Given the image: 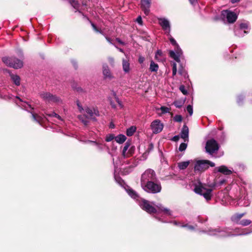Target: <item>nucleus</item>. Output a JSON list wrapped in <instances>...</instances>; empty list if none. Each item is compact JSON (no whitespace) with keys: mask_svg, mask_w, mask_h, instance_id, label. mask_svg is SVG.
I'll use <instances>...</instances> for the list:
<instances>
[{"mask_svg":"<svg viewBox=\"0 0 252 252\" xmlns=\"http://www.w3.org/2000/svg\"><path fill=\"white\" fill-rule=\"evenodd\" d=\"M108 61L109 63L112 67H114L115 65V60L113 57H109L108 58Z\"/></svg>","mask_w":252,"mask_h":252,"instance_id":"38","label":"nucleus"},{"mask_svg":"<svg viewBox=\"0 0 252 252\" xmlns=\"http://www.w3.org/2000/svg\"><path fill=\"white\" fill-rule=\"evenodd\" d=\"M157 111H161V113L159 114V115H161L163 114L167 113L170 112V109L165 106H161L159 108L157 109Z\"/></svg>","mask_w":252,"mask_h":252,"instance_id":"29","label":"nucleus"},{"mask_svg":"<svg viewBox=\"0 0 252 252\" xmlns=\"http://www.w3.org/2000/svg\"><path fill=\"white\" fill-rule=\"evenodd\" d=\"M244 98V96L243 95H239L237 97V103L239 104H241L242 102L243 101Z\"/></svg>","mask_w":252,"mask_h":252,"instance_id":"46","label":"nucleus"},{"mask_svg":"<svg viewBox=\"0 0 252 252\" xmlns=\"http://www.w3.org/2000/svg\"><path fill=\"white\" fill-rule=\"evenodd\" d=\"M105 38H106V39L107 40V41L109 43H110V44H112L114 45V44L112 42V40H111V39L110 38H109V37H108L107 36H106Z\"/></svg>","mask_w":252,"mask_h":252,"instance_id":"52","label":"nucleus"},{"mask_svg":"<svg viewBox=\"0 0 252 252\" xmlns=\"http://www.w3.org/2000/svg\"><path fill=\"white\" fill-rule=\"evenodd\" d=\"M175 106H176L177 107H180V106H179V105H177V104H176V102H175Z\"/></svg>","mask_w":252,"mask_h":252,"instance_id":"63","label":"nucleus"},{"mask_svg":"<svg viewBox=\"0 0 252 252\" xmlns=\"http://www.w3.org/2000/svg\"><path fill=\"white\" fill-rule=\"evenodd\" d=\"M246 214V213H236L232 216L231 220L237 224L244 226H248L252 223V221L248 219L241 220Z\"/></svg>","mask_w":252,"mask_h":252,"instance_id":"10","label":"nucleus"},{"mask_svg":"<svg viewBox=\"0 0 252 252\" xmlns=\"http://www.w3.org/2000/svg\"><path fill=\"white\" fill-rule=\"evenodd\" d=\"M215 170L216 171L221 173L225 175H230L233 172L232 168H228L225 165H221L219 167H217L215 168Z\"/></svg>","mask_w":252,"mask_h":252,"instance_id":"19","label":"nucleus"},{"mask_svg":"<svg viewBox=\"0 0 252 252\" xmlns=\"http://www.w3.org/2000/svg\"><path fill=\"white\" fill-rule=\"evenodd\" d=\"M179 138V136L176 135V136H175L173 138V140H174V141H177V140H178Z\"/></svg>","mask_w":252,"mask_h":252,"instance_id":"56","label":"nucleus"},{"mask_svg":"<svg viewBox=\"0 0 252 252\" xmlns=\"http://www.w3.org/2000/svg\"><path fill=\"white\" fill-rule=\"evenodd\" d=\"M206 161L207 162V164H208V167H209V166H210L211 167L215 166V164L214 162H211L208 160H206Z\"/></svg>","mask_w":252,"mask_h":252,"instance_id":"49","label":"nucleus"},{"mask_svg":"<svg viewBox=\"0 0 252 252\" xmlns=\"http://www.w3.org/2000/svg\"><path fill=\"white\" fill-rule=\"evenodd\" d=\"M115 135L113 134H109L107 135H106L105 138V141L107 142H110L112 141L113 139L115 140Z\"/></svg>","mask_w":252,"mask_h":252,"instance_id":"35","label":"nucleus"},{"mask_svg":"<svg viewBox=\"0 0 252 252\" xmlns=\"http://www.w3.org/2000/svg\"><path fill=\"white\" fill-rule=\"evenodd\" d=\"M136 22L140 25H142V18L140 16H138L137 18L136 19Z\"/></svg>","mask_w":252,"mask_h":252,"instance_id":"48","label":"nucleus"},{"mask_svg":"<svg viewBox=\"0 0 252 252\" xmlns=\"http://www.w3.org/2000/svg\"><path fill=\"white\" fill-rule=\"evenodd\" d=\"M172 65H173L172 75H173V76H175L177 73L176 63H173Z\"/></svg>","mask_w":252,"mask_h":252,"instance_id":"45","label":"nucleus"},{"mask_svg":"<svg viewBox=\"0 0 252 252\" xmlns=\"http://www.w3.org/2000/svg\"><path fill=\"white\" fill-rule=\"evenodd\" d=\"M110 127L111 128H114V125L113 124H111L110 125Z\"/></svg>","mask_w":252,"mask_h":252,"instance_id":"61","label":"nucleus"},{"mask_svg":"<svg viewBox=\"0 0 252 252\" xmlns=\"http://www.w3.org/2000/svg\"><path fill=\"white\" fill-rule=\"evenodd\" d=\"M219 149V145L218 142L214 139H212L208 140L206 144L205 149L207 153L211 155L216 153Z\"/></svg>","mask_w":252,"mask_h":252,"instance_id":"12","label":"nucleus"},{"mask_svg":"<svg viewBox=\"0 0 252 252\" xmlns=\"http://www.w3.org/2000/svg\"><path fill=\"white\" fill-rule=\"evenodd\" d=\"M158 24L167 35H169L171 31V26L169 21L165 18L158 19Z\"/></svg>","mask_w":252,"mask_h":252,"instance_id":"14","label":"nucleus"},{"mask_svg":"<svg viewBox=\"0 0 252 252\" xmlns=\"http://www.w3.org/2000/svg\"><path fill=\"white\" fill-rule=\"evenodd\" d=\"M190 3L192 5H194L197 2V0H189Z\"/></svg>","mask_w":252,"mask_h":252,"instance_id":"55","label":"nucleus"},{"mask_svg":"<svg viewBox=\"0 0 252 252\" xmlns=\"http://www.w3.org/2000/svg\"><path fill=\"white\" fill-rule=\"evenodd\" d=\"M162 56V52L161 50H158L155 54V59L158 61H161Z\"/></svg>","mask_w":252,"mask_h":252,"instance_id":"32","label":"nucleus"},{"mask_svg":"<svg viewBox=\"0 0 252 252\" xmlns=\"http://www.w3.org/2000/svg\"><path fill=\"white\" fill-rule=\"evenodd\" d=\"M224 182V180H222V181H220V185H222Z\"/></svg>","mask_w":252,"mask_h":252,"instance_id":"62","label":"nucleus"},{"mask_svg":"<svg viewBox=\"0 0 252 252\" xmlns=\"http://www.w3.org/2000/svg\"><path fill=\"white\" fill-rule=\"evenodd\" d=\"M136 131V127L132 126L126 130V135L128 136L132 135Z\"/></svg>","mask_w":252,"mask_h":252,"instance_id":"31","label":"nucleus"},{"mask_svg":"<svg viewBox=\"0 0 252 252\" xmlns=\"http://www.w3.org/2000/svg\"><path fill=\"white\" fill-rule=\"evenodd\" d=\"M248 29V26L246 23H242L240 25V28H239V32H243Z\"/></svg>","mask_w":252,"mask_h":252,"instance_id":"34","label":"nucleus"},{"mask_svg":"<svg viewBox=\"0 0 252 252\" xmlns=\"http://www.w3.org/2000/svg\"><path fill=\"white\" fill-rule=\"evenodd\" d=\"M156 218L158 219L159 220H161V221H162V222H166V220H163L162 219H161V218H158V217H156Z\"/></svg>","mask_w":252,"mask_h":252,"instance_id":"59","label":"nucleus"},{"mask_svg":"<svg viewBox=\"0 0 252 252\" xmlns=\"http://www.w3.org/2000/svg\"><path fill=\"white\" fill-rule=\"evenodd\" d=\"M40 95L44 100L49 103H60L62 102V100L59 96L50 93L43 92L41 93Z\"/></svg>","mask_w":252,"mask_h":252,"instance_id":"11","label":"nucleus"},{"mask_svg":"<svg viewBox=\"0 0 252 252\" xmlns=\"http://www.w3.org/2000/svg\"><path fill=\"white\" fill-rule=\"evenodd\" d=\"M126 139V136L123 134H119L115 137V141L119 144L123 143Z\"/></svg>","mask_w":252,"mask_h":252,"instance_id":"23","label":"nucleus"},{"mask_svg":"<svg viewBox=\"0 0 252 252\" xmlns=\"http://www.w3.org/2000/svg\"><path fill=\"white\" fill-rule=\"evenodd\" d=\"M208 168L206 160H198L195 161L194 169L195 172H201Z\"/></svg>","mask_w":252,"mask_h":252,"instance_id":"16","label":"nucleus"},{"mask_svg":"<svg viewBox=\"0 0 252 252\" xmlns=\"http://www.w3.org/2000/svg\"><path fill=\"white\" fill-rule=\"evenodd\" d=\"M187 143L185 142L182 143L179 146V150L181 152L184 151L187 147Z\"/></svg>","mask_w":252,"mask_h":252,"instance_id":"36","label":"nucleus"},{"mask_svg":"<svg viewBox=\"0 0 252 252\" xmlns=\"http://www.w3.org/2000/svg\"><path fill=\"white\" fill-rule=\"evenodd\" d=\"M187 110L190 116H191L193 113V108L192 106L190 105H189L187 107Z\"/></svg>","mask_w":252,"mask_h":252,"instance_id":"42","label":"nucleus"},{"mask_svg":"<svg viewBox=\"0 0 252 252\" xmlns=\"http://www.w3.org/2000/svg\"><path fill=\"white\" fill-rule=\"evenodd\" d=\"M247 33L248 32L246 31L243 30V32H239V29H236L235 30V34L239 37H242L245 35V34Z\"/></svg>","mask_w":252,"mask_h":252,"instance_id":"33","label":"nucleus"},{"mask_svg":"<svg viewBox=\"0 0 252 252\" xmlns=\"http://www.w3.org/2000/svg\"><path fill=\"white\" fill-rule=\"evenodd\" d=\"M194 190L196 193L203 195L207 200L211 198L212 190L210 189L206 188L205 185L200 182H198L197 183L194 185Z\"/></svg>","mask_w":252,"mask_h":252,"instance_id":"5","label":"nucleus"},{"mask_svg":"<svg viewBox=\"0 0 252 252\" xmlns=\"http://www.w3.org/2000/svg\"><path fill=\"white\" fill-rule=\"evenodd\" d=\"M231 229L229 228H210L205 231L208 234L213 236H218L219 237H227L237 235H247L252 232V230L247 231L246 229H240L236 228L232 232Z\"/></svg>","mask_w":252,"mask_h":252,"instance_id":"2","label":"nucleus"},{"mask_svg":"<svg viewBox=\"0 0 252 252\" xmlns=\"http://www.w3.org/2000/svg\"><path fill=\"white\" fill-rule=\"evenodd\" d=\"M111 104L112 106V107H115L114 105H113V104L112 102H111Z\"/></svg>","mask_w":252,"mask_h":252,"instance_id":"64","label":"nucleus"},{"mask_svg":"<svg viewBox=\"0 0 252 252\" xmlns=\"http://www.w3.org/2000/svg\"><path fill=\"white\" fill-rule=\"evenodd\" d=\"M152 132L154 134L160 132L163 128V124L159 120H155L152 122L150 126Z\"/></svg>","mask_w":252,"mask_h":252,"instance_id":"15","label":"nucleus"},{"mask_svg":"<svg viewBox=\"0 0 252 252\" xmlns=\"http://www.w3.org/2000/svg\"><path fill=\"white\" fill-rule=\"evenodd\" d=\"M178 72L181 75L184 76L185 78L188 77L186 70L182 66L179 68Z\"/></svg>","mask_w":252,"mask_h":252,"instance_id":"30","label":"nucleus"},{"mask_svg":"<svg viewBox=\"0 0 252 252\" xmlns=\"http://www.w3.org/2000/svg\"><path fill=\"white\" fill-rule=\"evenodd\" d=\"M167 35L169 36V39L171 43L175 46L174 51L171 50L169 51L170 57L177 62H179L180 61V57L182 55V51L181 48H180L176 40L170 34Z\"/></svg>","mask_w":252,"mask_h":252,"instance_id":"6","label":"nucleus"},{"mask_svg":"<svg viewBox=\"0 0 252 252\" xmlns=\"http://www.w3.org/2000/svg\"><path fill=\"white\" fill-rule=\"evenodd\" d=\"M77 105L80 113L85 112L86 117L87 119L94 120L95 117L98 116V111L93 108L86 107L84 109L79 101H77Z\"/></svg>","mask_w":252,"mask_h":252,"instance_id":"7","label":"nucleus"},{"mask_svg":"<svg viewBox=\"0 0 252 252\" xmlns=\"http://www.w3.org/2000/svg\"><path fill=\"white\" fill-rule=\"evenodd\" d=\"M79 119L82 121V122L84 124V125L86 126L88 125V121L87 119H84L83 117L82 116H78Z\"/></svg>","mask_w":252,"mask_h":252,"instance_id":"43","label":"nucleus"},{"mask_svg":"<svg viewBox=\"0 0 252 252\" xmlns=\"http://www.w3.org/2000/svg\"><path fill=\"white\" fill-rule=\"evenodd\" d=\"M189 161L180 162L178 163V166L180 169L184 170L189 166Z\"/></svg>","mask_w":252,"mask_h":252,"instance_id":"27","label":"nucleus"},{"mask_svg":"<svg viewBox=\"0 0 252 252\" xmlns=\"http://www.w3.org/2000/svg\"><path fill=\"white\" fill-rule=\"evenodd\" d=\"M77 91L78 92H82L83 91V90L81 88L78 87L77 88Z\"/></svg>","mask_w":252,"mask_h":252,"instance_id":"58","label":"nucleus"},{"mask_svg":"<svg viewBox=\"0 0 252 252\" xmlns=\"http://www.w3.org/2000/svg\"><path fill=\"white\" fill-rule=\"evenodd\" d=\"M173 120L175 122H181L182 121V117L181 115H177L173 118Z\"/></svg>","mask_w":252,"mask_h":252,"instance_id":"40","label":"nucleus"},{"mask_svg":"<svg viewBox=\"0 0 252 252\" xmlns=\"http://www.w3.org/2000/svg\"><path fill=\"white\" fill-rule=\"evenodd\" d=\"M116 41L119 42V43H120L121 44H123V45H124L125 44V43L124 42H123L119 38H116Z\"/></svg>","mask_w":252,"mask_h":252,"instance_id":"53","label":"nucleus"},{"mask_svg":"<svg viewBox=\"0 0 252 252\" xmlns=\"http://www.w3.org/2000/svg\"><path fill=\"white\" fill-rule=\"evenodd\" d=\"M240 0H231V2L232 3H235L237 1H240Z\"/></svg>","mask_w":252,"mask_h":252,"instance_id":"60","label":"nucleus"},{"mask_svg":"<svg viewBox=\"0 0 252 252\" xmlns=\"http://www.w3.org/2000/svg\"><path fill=\"white\" fill-rule=\"evenodd\" d=\"M114 46H115V47L117 49H118L119 50V51H120V52H122V53H124V50H123L122 49L120 48H118V47L117 46H116L115 45H114Z\"/></svg>","mask_w":252,"mask_h":252,"instance_id":"57","label":"nucleus"},{"mask_svg":"<svg viewBox=\"0 0 252 252\" xmlns=\"http://www.w3.org/2000/svg\"><path fill=\"white\" fill-rule=\"evenodd\" d=\"M10 77L13 82L17 86L20 84V78L19 76L17 75L11 74Z\"/></svg>","mask_w":252,"mask_h":252,"instance_id":"28","label":"nucleus"},{"mask_svg":"<svg viewBox=\"0 0 252 252\" xmlns=\"http://www.w3.org/2000/svg\"><path fill=\"white\" fill-rule=\"evenodd\" d=\"M221 17L224 21L226 20L229 23H234L237 18V16L234 12L229 10L222 11Z\"/></svg>","mask_w":252,"mask_h":252,"instance_id":"13","label":"nucleus"},{"mask_svg":"<svg viewBox=\"0 0 252 252\" xmlns=\"http://www.w3.org/2000/svg\"><path fill=\"white\" fill-rule=\"evenodd\" d=\"M154 148V145L152 143H150L149 144V148H148V150H149V152H150V151L152 150Z\"/></svg>","mask_w":252,"mask_h":252,"instance_id":"51","label":"nucleus"},{"mask_svg":"<svg viewBox=\"0 0 252 252\" xmlns=\"http://www.w3.org/2000/svg\"><path fill=\"white\" fill-rule=\"evenodd\" d=\"M2 60V62L6 65L15 69L20 68L23 65L22 61L14 57L9 58L5 57Z\"/></svg>","mask_w":252,"mask_h":252,"instance_id":"8","label":"nucleus"},{"mask_svg":"<svg viewBox=\"0 0 252 252\" xmlns=\"http://www.w3.org/2000/svg\"><path fill=\"white\" fill-rule=\"evenodd\" d=\"M71 5L75 9H77L79 6L78 2L76 0H70L69 1Z\"/></svg>","mask_w":252,"mask_h":252,"instance_id":"37","label":"nucleus"},{"mask_svg":"<svg viewBox=\"0 0 252 252\" xmlns=\"http://www.w3.org/2000/svg\"><path fill=\"white\" fill-rule=\"evenodd\" d=\"M151 5V0H141V7L146 15L149 13Z\"/></svg>","mask_w":252,"mask_h":252,"instance_id":"21","label":"nucleus"},{"mask_svg":"<svg viewBox=\"0 0 252 252\" xmlns=\"http://www.w3.org/2000/svg\"><path fill=\"white\" fill-rule=\"evenodd\" d=\"M179 89L184 94L186 95L188 94V92L186 90L185 87L184 85L180 86L179 87Z\"/></svg>","mask_w":252,"mask_h":252,"instance_id":"44","label":"nucleus"},{"mask_svg":"<svg viewBox=\"0 0 252 252\" xmlns=\"http://www.w3.org/2000/svg\"><path fill=\"white\" fill-rule=\"evenodd\" d=\"M189 128L186 125H184L181 130L180 136L184 140V142H188L189 141Z\"/></svg>","mask_w":252,"mask_h":252,"instance_id":"20","label":"nucleus"},{"mask_svg":"<svg viewBox=\"0 0 252 252\" xmlns=\"http://www.w3.org/2000/svg\"><path fill=\"white\" fill-rule=\"evenodd\" d=\"M150 70L151 72H157L158 69V65L154 61H151L150 65Z\"/></svg>","mask_w":252,"mask_h":252,"instance_id":"26","label":"nucleus"},{"mask_svg":"<svg viewBox=\"0 0 252 252\" xmlns=\"http://www.w3.org/2000/svg\"><path fill=\"white\" fill-rule=\"evenodd\" d=\"M144 61H145L144 57L141 56H139V59H138V62H139L140 63H142Z\"/></svg>","mask_w":252,"mask_h":252,"instance_id":"50","label":"nucleus"},{"mask_svg":"<svg viewBox=\"0 0 252 252\" xmlns=\"http://www.w3.org/2000/svg\"><path fill=\"white\" fill-rule=\"evenodd\" d=\"M157 179L155 172L151 169H147L141 175V186Z\"/></svg>","mask_w":252,"mask_h":252,"instance_id":"9","label":"nucleus"},{"mask_svg":"<svg viewBox=\"0 0 252 252\" xmlns=\"http://www.w3.org/2000/svg\"><path fill=\"white\" fill-rule=\"evenodd\" d=\"M142 189L148 193H157L161 190L160 182L157 179L153 181L148 182L141 186Z\"/></svg>","mask_w":252,"mask_h":252,"instance_id":"3","label":"nucleus"},{"mask_svg":"<svg viewBox=\"0 0 252 252\" xmlns=\"http://www.w3.org/2000/svg\"><path fill=\"white\" fill-rule=\"evenodd\" d=\"M89 142L93 144L98 151H102L104 149L105 146L104 144L93 141H89Z\"/></svg>","mask_w":252,"mask_h":252,"instance_id":"24","label":"nucleus"},{"mask_svg":"<svg viewBox=\"0 0 252 252\" xmlns=\"http://www.w3.org/2000/svg\"><path fill=\"white\" fill-rule=\"evenodd\" d=\"M113 95H114L115 98L116 99V101L117 102V103L119 104L121 108L123 107L122 104L121 102V101L119 99V98L117 97L116 94L114 92H113Z\"/></svg>","mask_w":252,"mask_h":252,"instance_id":"41","label":"nucleus"},{"mask_svg":"<svg viewBox=\"0 0 252 252\" xmlns=\"http://www.w3.org/2000/svg\"><path fill=\"white\" fill-rule=\"evenodd\" d=\"M117 182H118L120 185H122V182H123L121 179L120 178H118V179H116Z\"/></svg>","mask_w":252,"mask_h":252,"instance_id":"54","label":"nucleus"},{"mask_svg":"<svg viewBox=\"0 0 252 252\" xmlns=\"http://www.w3.org/2000/svg\"><path fill=\"white\" fill-rule=\"evenodd\" d=\"M92 26L94 29V30L97 32H99L103 34V32L101 31H100L99 30H98L96 28V27L95 26V25L93 23H91Z\"/></svg>","mask_w":252,"mask_h":252,"instance_id":"47","label":"nucleus"},{"mask_svg":"<svg viewBox=\"0 0 252 252\" xmlns=\"http://www.w3.org/2000/svg\"><path fill=\"white\" fill-rule=\"evenodd\" d=\"M16 98L18 99V101H16L17 104L20 106L21 108L31 112L33 119L38 123H40L43 119L42 117L37 114H34L33 112L32 111V110L33 109V108L32 107L31 105L26 101H23L18 96H17Z\"/></svg>","mask_w":252,"mask_h":252,"instance_id":"4","label":"nucleus"},{"mask_svg":"<svg viewBox=\"0 0 252 252\" xmlns=\"http://www.w3.org/2000/svg\"><path fill=\"white\" fill-rule=\"evenodd\" d=\"M134 151V147H130L129 143L126 142L122 151V156L125 158H128L133 154Z\"/></svg>","mask_w":252,"mask_h":252,"instance_id":"17","label":"nucleus"},{"mask_svg":"<svg viewBox=\"0 0 252 252\" xmlns=\"http://www.w3.org/2000/svg\"><path fill=\"white\" fill-rule=\"evenodd\" d=\"M47 115H48L49 116H50V117H53L57 118L59 120L62 121V119L61 116L55 112H52L49 114H47Z\"/></svg>","mask_w":252,"mask_h":252,"instance_id":"39","label":"nucleus"},{"mask_svg":"<svg viewBox=\"0 0 252 252\" xmlns=\"http://www.w3.org/2000/svg\"><path fill=\"white\" fill-rule=\"evenodd\" d=\"M126 190L131 198L137 201L141 208L147 213L151 214H156L157 215H161L162 217L172 216L171 211L163 207L161 204L155 205L153 202H150L147 200L140 198L136 192L129 187H127Z\"/></svg>","mask_w":252,"mask_h":252,"instance_id":"1","label":"nucleus"},{"mask_svg":"<svg viewBox=\"0 0 252 252\" xmlns=\"http://www.w3.org/2000/svg\"><path fill=\"white\" fill-rule=\"evenodd\" d=\"M102 74L105 79L111 80L114 78L109 66L106 63L102 65Z\"/></svg>","mask_w":252,"mask_h":252,"instance_id":"18","label":"nucleus"},{"mask_svg":"<svg viewBox=\"0 0 252 252\" xmlns=\"http://www.w3.org/2000/svg\"><path fill=\"white\" fill-rule=\"evenodd\" d=\"M173 223L176 225H179L183 227H186L188 230H193L194 229V227L189 224L182 225L180 222H178L176 221H173Z\"/></svg>","mask_w":252,"mask_h":252,"instance_id":"25","label":"nucleus"},{"mask_svg":"<svg viewBox=\"0 0 252 252\" xmlns=\"http://www.w3.org/2000/svg\"><path fill=\"white\" fill-rule=\"evenodd\" d=\"M122 67L123 71L125 73H128L129 72L130 68V63L128 60H125L123 59L122 60Z\"/></svg>","mask_w":252,"mask_h":252,"instance_id":"22","label":"nucleus"}]
</instances>
